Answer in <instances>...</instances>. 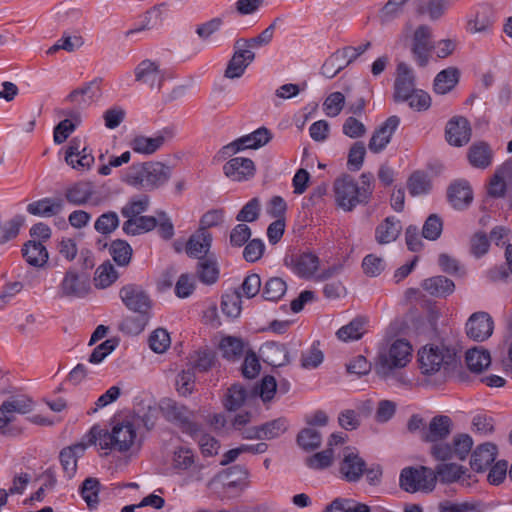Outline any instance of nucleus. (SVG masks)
Returning <instances> with one entry per match:
<instances>
[{
    "label": "nucleus",
    "mask_w": 512,
    "mask_h": 512,
    "mask_svg": "<svg viewBox=\"0 0 512 512\" xmlns=\"http://www.w3.org/2000/svg\"><path fill=\"white\" fill-rule=\"evenodd\" d=\"M465 330L470 339L483 342L491 337L494 330V321L487 312H475L468 318Z\"/></svg>",
    "instance_id": "obj_12"
},
{
    "label": "nucleus",
    "mask_w": 512,
    "mask_h": 512,
    "mask_svg": "<svg viewBox=\"0 0 512 512\" xmlns=\"http://www.w3.org/2000/svg\"><path fill=\"white\" fill-rule=\"evenodd\" d=\"M492 25V20L486 12H477L475 17L468 21L467 29L470 33L487 32Z\"/></svg>",
    "instance_id": "obj_64"
},
{
    "label": "nucleus",
    "mask_w": 512,
    "mask_h": 512,
    "mask_svg": "<svg viewBox=\"0 0 512 512\" xmlns=\"http://www.w3.org/2000/svg\"><path fill=\"white\" fill-rule=\"evenodd\" d=\"M433 48L431 28L428 25L418 26L413 32L411 42V53L415 62L421 67L426 66Z\"/></svg>",
    "instance_id": "obj_10"
},
{
    "label": "nucleus",
    "mask_w": 512,
    "mask_h": 512,
    "mask_svg": "<svg viewBox=\"0 0 512 512\" xmlns=\"http://www.w3.org/2000/svg\"><path fill=\"white\" fill-rule=\"evenodd\" d=\"M241 303V294L238 291L226 294L222 297L221 310L226 316L237 318L241 313Z\"/></svg>",
    "instance_id": "obj_49"
},
{
    "label": "nucleus",
    "mask_w": 512,
    "mask_h": 512,
    "mask_svg": "<svg viewBox=\"0 0 512 512\" xmlns=\"http://www.w3.org/2000/svg\"><path fill=\"white\" fill-rule=\"evenodd\" d=\"M443 230V221L437 214H431L424 222L422 236L431 241L437 240Z\"/></svg>",
    "instance_id": "obj_57"
},
{
    "label": "nucleus",
    "mask_w": 512,
    "mask_h": 512,
    "mask_svg": "<svg viewBox=\"0 0 512 512\" xmlns=\"http://www.w3.org/2000/svg\"><path fill=\"white\" fill-rule=\"evenodd\" d=\"M110 254L113 260L119 266H126L130 263L132 257V248L124 240H115L111 243Z\"/></svg>",
    "instance_id": "obj_45"
},
{
    "label": "nucleus",
    "mask_w": 512,
    "mask_h": 512,
    "mask_svg": "<svg viewBox=\"0 0 512 512\" xmlns=\"http://www.w3.org/2000/svg\"><path fill=\"white\" fill-rule=\"evenodd\" d=\"M511 174L510 163L499 168L491 178L488 186V194L493 197H502L506 191L505 178Z\"/></svg>",
    "instance_id": "obj_41"
},
{
    "label": "nucleus",
    "mask_w": 512,
    "mask_h": 512,
    "mask_svg": "<svg viewBox=\"0 0 512 512\" xmlns=\"http://www.w3.org/2000/svg\"><path fill=\"white\" fill-rule=\"evenodd\" d=\"M212 244V234L204 232L203 229H198L192 234L186 244V253L190 257L206 258V254L210 250Z\"/></svg>",
    "instance_id": "obj_24"
},
{
    "label": "nucleus",
    "mask_w": 512,
    "mask_h": 512,
    "mask_svg": "<svg viewBox=\"0 0 512 512\" xmlns=\"http://www.w3.org/2000/svg\"><path fill=\"white\" fill-rule=\"evenodd\" d=\"M219 348L224 358L228 360H236L242 355L244 346L241 339L227 336L221 340Z\"/></svg>",
    "instance_id": "obj_46"
},
{
    "label": "nucleus",
    "mask_w": 512,
    "mask_h": 512,
    "mask_svg": "<svg viewBox=\"0 0 512 512\" xmlns=\"http://www.w3.org/2000/svg\"><path fill=\"white\" fill-rule=\"evenodd\" d=\"M173 137L174 130L172 128H164L154 137H146L144 135L135 136L130 142V147L136 153L151 155L158 151L167 140Z\"/></svg>",
    "instance_id": "obj_14"
},
{
    "label": "nucleus",
    "mask_w": 512,
    "mask_h": 512,
    "mask_svg": "<svg viewBox=\"0 0 512 512\" xmlns=\"http://www.w3.org/2000/svg\"><path fill=\"white\" fill-rule=\"evenodd\" d=\"M158 220L154 216H138L123 223L122 229L127 235H139L156 228Z\"/></svg>",
    "instance_id": "obj_30"
},
{
    "label": "nucleus",
    "mask_w": 512,
    "mask_h": 512,
    "mask_svg": "<svg viewBox=\"0 0 512 512\" xmlns=\"http://www.w3.org/2000/svg\"><path fill=\"white\" fill-rule=\"evenodd\" d=\"M149 206L148 196H142L140 199H132L125 206L121 208V214L127 218V220L141 216V213L145 212Z\"/></svg>",
    "instance_id": "obj_58"
},
{
    "label": "nucleus",
    "mask_w": 512,
    "mask_h": 512,
    "mask_svg": "<svg viewBox=\"0 0 512 512\" xmlns=\"http://www.w3.org/2000/svg\"><path fill=\"white\" fill-rule=\"evenodd\" d=\"M471 138L469 122L464 117H454L446 126V139L450 145L460 147L467 144Z\"/></svg>",
    "instance_id": "obj_17"
},
{
    "label": "nucleus",
    "mask_w": 512,
    "mask_h": 512,
    "mask_svg": "<svg viewBox=\"0 0 512 512\" xmlns=\"http://www.w3.org/2000/svg\"><path fill=\"white\" fill-rule=\"evenodd\" d=\"M319 259L312 253L301 254L295 264L296 272L302 277H310L318 269Z\"/></svg>",
    "instance_id": "obj_48"
},
{
    "label": "nucleus",
    "mask_w": 512,
    "mask_h": 512,
    "mask_svg": "<svg viewBox=\"0 0 512 512\" xmlns=\"http://www.w3.org/2000/svg\"><path fill=\"white\" fill-rule=\"evenodd\" d=\"M416 90L415 75L412 68L404 62L398 63L394 83V100L396 102H404L408 100Z\"/></svg>",
    "instance_id": "obj_13"
},
{
    "label": "nucleus",
    "mask_w": 512,
    "mask_h": 512,
    "mask_svg": "<svg viewBox=\"0 0 512 512\" xmlns=\"http://www.w3.org/2000/svg\"><path fill=\"white\" fill-rule=\"evenodd\" d=\"M176 390L183 397L189 396L195 387V374L192 369L181 371L175 381Z\"/></svg>",
    "instance_id": "obj_51"
},
{
    "label": "nucleus",
    "mask_w": 512,
    "mask_h": 512,
    "mask_svg": "<svg viewBox=\"0 0 512 512\" xmlns=\"http://www.w3.org/2000/svg\"><path fill=\"white\" fill-rule=\"evenodd\" d=\"M160 410L163 416L168 421L177 425L183 433L188 434L192 438H196L199 435L201 427L193 421L194 413L186 406L168 398L161 401Z\"/></svg>",
    "instance_id": "obj_7"
},
{
    "label": "nucleus",
    "mask_w": 512,
    "mask_h": 512,
    "mask_svg": "<svg viewBox=\"0 0 512 512\" xmlns=\"http://www.w3.org/2000/svg\"><path fill=\"white\" fill-rule=\"evenodd\" d=\"M135 80L151 89L159 90L164 81V74L157 62L145 59L135 68Z\"/></svg>",
    "instance_id": "obj_16"
},
{
    "label": "nucleus",
    "mask_w": 512,
    "mask_h": 512,
    "mask_svg": "<svg viewBox=\"0 0 512 512\" xmlns=\"http://www.w3.org/2000/svg\"><path fill=\"white\" fill-rule=\"evenodd\" d=\"M23 223V217L16 216L13 219L6 222L4 225H1L0 242L5 243L15 238L18 235L20 227L23 225Z\"/></svg>",
    "instance_id": "obj_62"
},
{
    "label": "nucleus",
    "mask_w": 512,
    "mask_h": 512,
    "mask_svg": "<svg viewBox=\"0 0 512 512\" xmlns=\"http://www.w3.org/2000/svg\"><path fill=\"white\" fill-rule=\"evenodd\" d=\"M409 0H388L378 12V19L382 25L392 23L405 11Z\"/></svg>",
    "instance_id": "obj_36"
},
{
    "label": "nucleus",
    "mask_w": 512,
    "mask_h": 512,
    "mask_svg": "<svg viewBox=\"0 0 512 512\" xmlns=\"http://www.w3.org/2000/svg\"><path fill=\"white\" fill-rule=\"evenodd\" d=\"M118 273L114 266L106 261L95 272L94 283L97 288H107L118 279Z\"/></svg>",
    "instance_id": "obj_43"
},
{
    "label": "nucleus",
    "mask_w": 512,
    "mask_h": 512,
    "mask_svg": "<svg viewBox=\"0 0 512 512\" xmlns=\"http://www.w3.org/2000/svg\"><path fill=\"white\" fill-rule=\"evenodd\" d=\"M335 200L344 211L352 210V178L345 174L334 183Z\"/></svg>",
    "instance_id": "obj_27"
},
{
    "label": "nucleus",
    "mask_w": 512,
    "mask_h": 512,
    "mask_svg": "<svg viewBox=\"0 0 512 512\" xmlns=\"http://www.w3.org/2000/svg\"><path fill=\"white\" fill-rule=\"evenodd\" d=\"M197 276L204 284L215 283L219 277V268L215 258H200L197 266Z\"/></svg>",
    "instance_id": "obj_37"
},
{
    "label": "nucleus",
    "mask_w": 512,
    "mask_h": 512,
    "mask_svg": "<svg viewBox=\"0 0 512 512\" xmlns=\"http://www.w3.org/2000/svg\"><path fill=\"white\" fill-rule=\"evenodd\" d=\"M100 481L97 478H86L80 488V494L89 509L97 508L99 504Z\"/></svg>",
    "instance_id": "obj_39"
},
{
    "label": "nucleus",
    "mask_w": 512,
    "mask_h": 512,
    "mask_svg": "<svg viewBox=\"0 0 512 512\" xmlns=\"http://www.w3.org/2000/svg\"><path fill=\"white\" fill-rule=\"evenodd\" d=\"M62 199L44 198L27 205V211L35 216L52 217L63 211Z\"/></svg>",
    "instance_id": "obj_26"
},
{
    "label": "nucleus",
    "mask_w": 512,
    "mask_h": 512,
    "mask_svg": "<svg viewBox=\"0 0 512 512\" xmlns=\"http://www.w3.org/2000/svg\"><path fill=\"white\" fill-rule=\"evenodd\" d=\"M94 193V185L91 182L78 181L65 189L64 197L70 204L81 206L88 203Z\"/></svg>",
    "instance_id": "obj_22"
},
{
    "label": "nucleus",
    "mask_w": 512,
    "mask_h": 512,
    "mask_svg": "<svg viewBox=\"0 0 512 512\" xmlns=\"http://www.w3.org/2000/svg\"><path fill=\"white\" fill-rule=\"evenodd\" d=\"M400 119L397 116L389 117L382 125L373 133L369 141V149L373 153L381 152L390 142L392 135L399 126Z\"/></svg>",
    "instance_id": "obj_18"
},
{
    "label": "nucleus",
    "mask_w": 512,
    "mask_h": 512,
    "mask_svg": "<svg viewBox=\"0 0 512 512\" xmlns=\"http://www.w3.org/2000/svg\"><path fill=\"white\" fill-rule=\"evenodd\" d=\"M448 199L455 209L467 207L473 199L469 183L464 180L452 183L448 189Z\"/></svg>",
    "instance_id": "obj_25"
},
{
    "label": "nucleus",
    "mask_w": 512,
    "mask_h": 512,
    "mask_svg": "<svg viewBox=\"0 0 512 512\" xmlns=\"http://www.w3.org/2000/svg\"><path fill=\"white\" fill-rule=\"evenodd\" d=\"M263 361L274 367H281L290 362L289 354L284 344L267 342L260 348Z\"/></svg>",
    "instance_id": "obj_23"
},
{
    "label": "nucleus",
    "mask_w": 512,
    "mask_h": 512,
    "mask_svg": "<svg viewBox=\"0 0 512 512\" xmlns=\"http://www.w3.org/2000/svg\"><path fill=\"white\" fill-rule=\"evenodd\" d=\"M451 446L454 458L464 460L472 449L473 439L468 434H458L454 436Z\"/></svg>",
    "instance_id": "obj_52"
},
{
    "label": "nucleus",
    "mask_w": 512,
    "mask_h": 512,
    "mask_svg": "<svg viewBox=\"0 0 512 512\" xmlns=\"http://www.w3.org/2000/svg\"><path fill=\"white\" fill-rule=\"evenodd\" d=\"M286 289V283L281 278L273 277L265 283L263 296L266 300L277 301L285 294Z\"/></svg>",
    "instance_id": "obj_54"
},
{
    "label": "nucleus",
    "mask_w": 512,
    "mask_h": 512,
    "mask_svg": "<svg viewBox=\"0 0 512 512\" xmlns=\"http://www.w3.org/2000/svg\"><path fill=\"white\" fill-rule=\"evenodd\" d=\"M170 176V167L161 162L149 161L130 166L123 181L137 189L152 191L164 185Z\"/></svg>",
    "instance_id": "obj_3"
},
{
    "label": "nucleus",
    "mask_w": 512,
    "mask_h": 512,
    "mask_svg": "<svg viewBox=\"0 0 512 512\" xmlns=\"http://www.w3.org/2000/svg\"><path fill=\"white\" fill-rule=\"evenodd\" d=\"M433 471L436 474V480L439 478L442 483L449 484L461 480L467 469L455 463H443L437 465Z\"/></svg>",
    "instance_id": "obj_34"
},
{
    "label": "nucleus",
    "mask_w": 512,
    "mask_h": 512,
    "mask_svg": "<svg viewBox=\"0 0 512 512\" xmlns=\"http://www.w3.org/2000/svg\"><path fill=\"white\" fill-rule=\"evenodd\" d=\"M23 256L30 265L35 267H42L48 260L47 249L36 240H30L24 245Z\"/></svg>",
    "instance_id": "obj_31"
},
{
    "label": "nucleus",
    "mask_w": 512,
    "mask_h": 512,
    "mask_svg": "<svg viewBox=\"0 0 512 512\" xmlns=\"http://www.w3.org/2000/svg\"><path fill=\"white\" fill-rule=\"evenodd\" d=\"M401 229L399 220L395 217H387L376 229V240L380 244L390 243L396 240Z\"/></svg>",
    "instance_id": "obj_32"
},
{
    "label": "nucleus",
    "mask_w": 512,
    "mask_h": 512,
    "mask_svg": "<svg viewBox=\"0 0 512 512\" xmlns=\"http://www.w3.org/2000/svg\"><path fill=\"white\" fill-rule=\"evenodd\" d=\"M452 421L446 415L433 417L427 427L422 429V440L426 442L441 441L451 433Z\"/></svg>",
    "instance_id": "obj_19"
},
{
    "label": "nucleus",
    "mask_w": 512,
    "mask_h": 512,
    "mask_svg": "<svg viewBox=\"0 0 512 512\" xmlns=\"http://www.w3.org/2000/svg\"><path fill=\"white\" fill-rule=\"evenodd\" d=\"M119 226V217L116 212L109 211L100 215L95 224L94 228L101 234H110L117 229Z\"/></svg>",
    "instance_id": "obj_53"
},
{
    "label": "nucleus",
    "mask_w": 512,
    "mask_h": 512,
    "mask_svg": "<svg viewBox=\"0 0 512 512\" xmlns=\"http://www.w3.org/2000/svg\"><path fill=\"white\" fill-rule=\"evenodd\" d=\"M286 430L287 421L285 418H278L260 426L261 437L266 440L277 438Z\"/></svg>",
    "instance_id": "obj_56"
},
{
    "label": "nucleus",
    "mask_w": 512,
    "mask_h": 512,
    "mask_svg": "<svg viewBox=\"0 0 512 512\" xmlns=\"http://www.w3.org/2000/svg\"><path fill=\"white\" fill-rule=\"evenodd\" d=\"M255 172L254 162L244 157L231 158L223 166L224 175L234 182L247 181L255 175Z\"/></svg>",
    "instance_id": "obj_15"
},
{
    "label": "nucleus",
    "mask_w": 512,
    "mask_h": 512,
    "mask_svg": "<svg viewBox=\"0 0 512 512\" xmlns=\"http://www.w3.org/2000/svg\"><path fill=\"white\" fill-rule=\"evenodd\" d=\"M374 186V176L371 173H363L358 181L354 183V206L356 204H368L372 198Z\"/></svg>",
    "instance_id": "obj_28"
},
{
    "label": "nucleus",
    "mask_w": 512,
    "mask_h": 512,
    "mask_svg": "<svg viewBox=\"0 0 512 512\" xmlns=\"http://www.w3.org/2000/svg\"><path fill=\"white\" fill-rule=\"evenodd\" d=\"M247 391L240 385H232L227 392L225 399V407L230 411L239 409L245 402Z\"/></svg>",
    "instance_id": "obj_55"
},
{
    "label": "nucleus",
    "mask_w": 512,
    "mask_h": 512,
    "mask_svg": "<svg viewBox=\"0 0 512 512\" xmlns=\"http://www.w3.org/2000/svg\"><path fill=\"white\" fill-rule=\"evenodd\" d=\"M88 444L98 442L101 449L116 450L126 452L130 450L137 441V432L134 425L129 421L116 423L111 431L100 429L93 426L89 431Z\"/></svg>",
    "instance_id": "obj_1"
},
{
    "label": "nucleus",
    "mask_w": 512,
    "mask_h": 512,
    "mask_svg": "<svg viewBox=\"0 0 512 512\" xmlns=\"http://www.w3.org/2000/svg\"><path fill=\"white\" fill-rule=\"evenodd\" d=\"M418 355L420 369L426 375L441 373L446 376L458 364L456 348L443 342L424 346Z\"/></svg>",
    "instance_id": "obj_2"
},
{
    "label": "nucleus",
    "mask_w": 512,
    "mask_h": 512,
    "mask_svg": "<svg viewBox=\"0 0 512 512\" xmlns=\"http://www.w3.org/2000/svg\"><path fill=\"white\" fill-rule=\"evenodd\" d=\"M492 151L486 143L473 144L468 151V160L473 167L485 169L492 162Z\"/></svg>",
    "instance_id": "obj_33"
},
{
    "label": "nucleus",
    "mask_w": 512,
    "mask_h": 512,
    "mask_svg": "<svg viewBox=\"0 0 512 512\" xmlns=\"http://www.w3.org/2000/svg\"><path fill=\"white\" fill-rule=\"evenodd\" d=\"M170 336L165 329L158 328L149 337L150 348L156 353H163L170 346Z\"/></svg>",
    "instance_id": "obj_60"
},
{
    "label": "nucleus",
    "mask_w": 512,
    "mask_h": 512,
    "mask_svg": "<svg viewBox=\"0 0 512 512\" xmlns=\"http://www.w3.org/2000/svg\"><path fill=\"white\" fill-rule=\"evenodd\" d=\"M333 462V448H327L305 459V464L314 470H322L331 466Z\"/></svg>",
    "instance_id": "obj_50"
},
{
    "label": "nucleus",
    "mask_w": 512,
    "mask_h": 512,
    "mask_svg": "<svg viewBox=\"0 0 512 512\" xmlns=\"http://www.w3.org/2000/svg\"><path fill=\"white\" fill-rule=\"evenodd\" d=\"M457 82L458 70L455 68L444 69L435 77L434 91L438 94H446L455 87Z\"/></svg>",
    "instance_id": "obj_40"
},
{
    "label": "nucleus",
    "mask_w": 512,
    "mask_h": 512,
    "mask_svg": "<svg viewBox=\"0 0 512 512\" xmlns=\"http://www.w3.org/2000/svg\"><path fill=\"white\" fill-rule=\"evenodd\" d=\"M234 52L225 70V77L229 79L239 78L243 75L248 65L254 60L255 54L249 49L235 47Z\"/></svg>",
    "instance_id": "obj_20"
},
{
    "label": "nucleus",
    "mask_w": 512,
    "mask_h": 512,
    "mask_svg": "<svg viewBox=\"0 0 512 512\" xmlns=\"http://www.w3.org/2000/svg\"><path fill=\"white\" fill-rule=\"evenodd\" d=\"M321 433L313 428H304L297 435V443L305 451H312L320 447Z\"/></svg>",
    "instance_id": "obj_47"
},
{
    "label": "nucleus",
    "mask_w": 512,
    "mask_h": 512,
    "mask_svg": "<svg viewBox=\"0 0 512 512\" xmlns=\"http://www.w3.org/2000/svg\"><path fill=\"white\" fill-rule=\"evenodd\" d=\"M272 138L270 131L261 127L223 146L217 153L218 160H226L244 149H257L266 145Z\"/></svg>",
    "instance_id": "obj_8"
},
{
    "label": "nucleus",
    "mask_w": 512,
    "mask_h": 512,
    "mask_svg": "<svg viewBox=\"0 0 512 512\" xmlns=\"http://www.w3.org/2000/svg\"><path fill=\"white\" fill-rule=\"evenodd\" d=\"M491 363V357L488 351L471 349L466 353V364L468 368L475 373L482 372L484 369L489 367Z\"/></svg>",
    "instance_id": "obj_42"
},
{
    "label": "nucleus",
    "mask_w": 512,
    "mask_h": 512,
    "mask_svg": "<svg viewBox=\"0 0 512 512\" xmlns=\"http://www.w3.org/2000/svg\"><path fill=\"white\" fill-rule=\"evenodd\" d=\"M277 20L278 19H276L271 25H269L264 31H262L256 37H253L248 40L238 39L235 42V47H244V46L254 47V46H263V45L268 44L273 38L275 24H276Z\"/></svg>",
    "instance_id": "obj_59"
},
{
    "label": "nucleus",
    "mask_w": 512,
    "mask_h": 512,
    "mask_svg": "<svg viewBox=\"0 0 512 512\" xmlns=\"http://www.w3.org/2000/svg\"><path fill=\"white\" fill-rule=\"evenodd\" d=\"M412 358V346L406 339L388 341L378 353L377 370L388 373L394 369L405 367Z\"/></svg>",
    "instance_id": "obj_5"
},
{
    "label": "nucleus",
    "mask_w": 512,
    "mask_h": 512,
    "mask_svg": "<svg viewBox=\"0 0 512 512\" xmlns=\"http://www.w3.org/2000/svg\"><path fill=\"white\" fill-rule=\"evenodd\" d=\"M431 188V179L423 171L413 172L407 180V189L413 197L425 195L430 192Z\"/></svg>",
    "instance_id": "obj_35"
},
{
    "label": "nucleus",
    "mask_w": 512,
    "mask_h": 512,
    "mask_svg": "<svg viewBox=\"0 0 512 512\" xmlns=\"http://www.w3.org/2000/svg\"><path fill=\"white\" fill-rule=\"evenodd\" d=\"M101 79H95L84 86L73 90L66 98L67 101L74 103L77 107L83 108L91 103L95 93L92 91L94 85H98Z\"/></svg>",
    "instance_id": "obj_38"
},
{
    "label": "nucleus",
    "mask_w": 512,
    "mask_h": 512,
    "mask_svg": "<svg viewBox=\"0 0 512 512\" xmlns=\"http://www.w3.org/2000/svg\"><path fill=\"white\" fill-rule=\"evenodd\" d=\"M165 6L166 3H161L153 6L144 14L143 24L139 28L128 30L125 33V36L130 37L135 33L151 29L157 23H162V8H164Z\"/></svg>",
    "instance_id": "obj_44"
},
{
    "label": "nucleus",
    "mask_w": 512,
    "mask_h": 512,
    "mask_svg": "<svg viewBox=\"0 0 512 512\" xmlns=\"http://www.w3.org/2000/svg\"><path fill=\"white\" fill-rule=\"evenodd\" d=\"M34 408L33 400L27 395H13L0 405V435L17 437L23 428L16 424V414L25 415Z\"/></svg>",
    "instance_id": "obj_4"
},
{
    "label": "nucleus",
    "mask_w": 512,
    "mask_h": 512,
    "mask_svg": "<svg viewBox=\"0 0 512 512\" xmlns=\"http://www.w3.org/2000/svg\"><path fill=\"white\" fill-rule=\"evenodd\" d=\"M194 464V454L189 448L180 447L174 452L173 467L179 470H187Z\"/></svg>",
    "instance_id": "obj_63"
},
{
    "label": "nucleus",
    "mask_w": 512,
    "mask_h": 512,
    "mask_svg": "<svg viewBox=\"0 0 512 512\" xmlns=\"http://www.w3.org/2000/svg\"><path fill=\"white\" fill-rule=\"evenodd\" d=\"M399 485L408 493H430L436 486V474L426 466L405 467L401 470Z\"/></svg>",
    "instance_id": "obj_6"
},
{
    "label": "nucleus",
    "mask_w": 512,
    "mask_h": 512,
    "mask_svg": "<svg viewBox=\"0 0 512 512\" xmlns=\"http://www.w3.org/2000/svg\"><path fill=\"white\" fill-rule=\"evenodd\" d=\"M119 296L127 309L146 316L151 307L152 301L146 291L136 284H127L119 290Z\"/></svg>",
    "instance_id": "obj_9"
},
{
    "label": "nucleus",
    "mask_w": 512,
    "mask_h": 512,
    "mask_svg": "<svg viewBox=\"0 0 512 512\" xmlns=\"http://www.w3.org/2000/svg\"><path fill=\"white\" fill-rule=\"evenodd\" d=\"M89 280L79 275L75 270L69 269L65 272L58 287V295L61 298H82L89 292Z\"/></svg>",
    "instance_id": "obj_11"
},
{
    "label": "nucleus",
    "mask_w": 512,
    "mask_h": 512,
    "mask_svg": "<svg viewBox=\"0 0 512 512\" xmlns=\"http://www.w3.org/2000/svg\"><path fill=\"white\" fill-rule=\"evenodd\" d=\"M422 288L430 295L435 297H443L454 291L455 285L452 280L445 276H434L425 279Z\"/></svg>",
    "instance_id": "obj_29"
},
{
    "label": "nucleus",
    "mask_w": 512,
    "mask_h": 512,
    "mask_svg": "<svg viewBox=\"0 0 512 512\" xmlns=\"http://www.w3.org/2000/svg\"><path fill=\"white\" fill-rule=\"evenodd\" d=\"M260 212V201L258 198H253L247 202L236 216L239 222H253L258 219Z\"/></svg>",
    "instance_id": "obj_61"
},
{
    "label": "nucleus",
    "mask_w": 512,
    "mask_h": 512,
    "mask_svg": "<svg viewBox=\"0 0 512 512\" xmlns=\"http://www.w3.org/2000/svg\"><path fill=\"white\" fill-rule=\"evenodd\" d=\"M498 450L495 444H480L472 452L470 465L476 472L485 471L496 459Z\"/></svg>",
    "instance_id": "obj_21"
}]
</instances>
